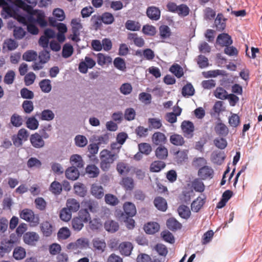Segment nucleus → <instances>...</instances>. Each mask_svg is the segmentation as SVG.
<instances>
[{"label":"nucleus","mask_w":262,"mask_h":262,"mask_svg":"<svg viewBox=\"0 0 262 262\" xmlns=\"http://www.w3.org/2000/svg\"><path fill=\"white\" fill-rule=\"evenodd\" d=\"M100 167L103 171H107L110 169L111 165L118 158L117 153L112 152L104 149L100 152Z\"/></svg>","instance_id":"nucleus-1"},{"label":"nucleus","mask_w":262,"mask_h":262,"mask_svg":"<svg viewBox=\"0 0 262 262\" xmlns=\"http://www.w3.org/2000/svg\"><path fill=\"white\" fill-rule=\"evenodd\" d=\"M193 162L195 166L198 167L203 165L199 169L198 172V175L201 180H210L213 178L214 170L211 167L205 165L207 162L204 158H196Z\"/></svg>","instance_id":"nucleus-2"},{"label":"nucleus","mask_w":262,"mask_h":262,"mask_svg":"<svg viewBox=\"0 0 262 262\" xmlns=\"http://www.w3.org/2000/svg\"><path fill=\"white\" fill-rule=\"evenodd\" d=\"M19 216L21 219L29 222L31 226H36L39 223L38 215L35 214L33 211L30 209H24L20 211Z\"/></svg>","instance_id":"nucleus-3"},{"label":"nucleus","mask_w":262,"mask_h":262,"mask_svg":"<svg viewBox=\"0 0 262 262\" xmlns=\"http://www.w3.org/2000/svg\"><path fill=\"white\" fill-rule=\"evenodd\" d=\"M82 206L88 211L91 213H96L99 211L98 202L93 199H85L81 202Z\"/></svg>","instance_id":"nucleus-4"},{"label":"nucleus","mask_w":262,"mask_h":262,"mask_svg":"<svg viewBox=\"0 0 262 262\" xmlns=\"http://www.w3.org/2000/svg\"><path fill=\"white\" fill-rule=\"evenodd\" d=\"M15 241L12 239L2 241L0 245V258H3L11 252L13 248Z\"/></svg>","instance_id":"nucleus-5"},{"label":"nucleus","mask_w":262,"mask_h":262,"mask_svg":"<svg viewBox=\"0 0 262 262\" xmlns=\"http://www.w3.org/2000/svg\"><path fill=\"white\" fill-rule=\"evenodd\" d=\"M181 128L186 138L190 139L193 137L194 126L192 122L189 121H183Z\"/></svg>","instance_id":"nucleus-6"},{"label":"nucleus","mask_w":262,"mask_h":262,"mask_svg":"<svg viewBox=\"0 0 262 262\" xmlns=\"http://www.w3.org/2000/svg\"><path fill=\"white\" fill-rule=\"evenodd\" d=\"M96 64V62L92 58L86 56L84 61H81L79 64V71L83 74L86 73L88 68L91 69Z\"/></svg>","instance_id":"nucleus-7"},{"label":"nucleus","mask_w":262,"mask_h":262,"mask_svg":"<svg viewBox=\"0 0 262 262\" xmlns=\"http://www.w3.org/2000/svg\"><path fill=\"white\" fill-rule=\"evenodd\" d=\"M146 14L147 16L152 20H158L161 17V11L158 7L154 6L148 7Z\"/></svg>","instance_id":"nucleus-8"},{"label":"nucleus","mask_w":262,"mask_h":262,"mask_svg":"<svg viewBox=\"0 0 262 262\" xmlns=\"http://www.w3.org/2000/svg\"><path fill=\"white\" fill-rule=\"evenodd\" d=\"M30 140L32 145L36 148H42L45 145V141L42 137L37 133L31 135Z\"/></svg>","instance_id":"nucleus-9"},{"label":"nucleus","mask_w":262,"mask_h":262,"mask_svg":"<svg viewBox=\"0 0 262 262\" xmlns=\"http://www.w3.org/2000/svg\"><path fill=\"white\" fill-rule=\"evenodd\" d=\"M153 143L156 145H162L166 143L167 138L165 135L160 132H155L151 137Z\"/></svg>","instance_id":"nucleus-10"},{"label":"nucleus","mask_w":262,"mask_h":262,"mask_svg":"<svg viewBox=\"0 0 262 262\" xmlns=\"http://www.w3.org/2000/svg\"><path fill=\"white\" fill-rule=\"evenodd\" d=\"M116 216L118 217L120 220L126 223V226L128 229H132L135 227V222L134 220L130 218L131 217L125 216V215L121 211L118 212Z\"/></svg>","instance_id":"nucleus-11"},{"label":"nucleus","mask_w":262,"mask_h":262,"mask_svg":"<svg viewBox=\"0 0 262 262\" xmlns=\"http://www.w3.org/2000/svg\"><path fill=\"white\" fill-rule=\"evenodd\" d=\"M216 42L223 47L228 46L232 43V40L228 34L222 33L217 36Z\"/></svg>","instance_id":"nucleus-12"},{"label":"nucleus","mask_w":262,"mask_h":262,"mask_svg":"<svg viewBox=\"0 0 262 262\" xmlns=\"http://www.w3.org/2000/svg\"><path fill=\"white\" fill-rule=\"evenodd\" d=\"M85 173L90 178H96L99 175L100 170L95 165L89 164L85 168Z\"/></svg>","instance_id":"nucleus-13"},{"label":"nucleus","mask_w":262,"mask_h":262,"mask_svg":"<svg viewBox=\"0 0 262 262\" xmlns=\"http://www.w3.org/2000/svg\"><path fill=\"white\" fill-rule=\"evenodd\" d=\"M133 248L132 244L128 242H123L119 246L120 253L124 256H129L131 253Z\"/></svg>","instance_id":"nucleus-14"},{"label":"nucleus","mask_w":262,"mask_h":262,"mask_svg":"<svg viewBox=\"0 0 262 262\" xmlns=\"http://www.w3.org/2000/svg\"><path fill=\"white\" fill-rule=\"evenodd\" d=\"M123 210L125 215L128 217H133L136 214V208L135 205L129 202H125L123 205Z\"/></svg>","instance_id":"nucleus-15"},{"label":"nucleus","mask_w":262,"mask_h":262,"mask_svg":"<svg viewBox=\"0 0 262 262\" xmlns=\"http://www.w3.org/2000/svg\"><path fill=\"white\" fill-rule=\"evenodd\" d=\"M66 206V208L71 212H76L80 208V204L77 200L71 198L67 200Z\"/></svg>","instance_id":"nucleus-16"},{"label":"nucleus","mask_w":262,"mask_h":262,"mask_svg":"<svg viewBox=\"0 0 262 262\" xmlns=\"http://www.w3.org/2000/svg\"><path fill=\"white\" fill-rule=\"evenodd\" d=\"M205 203V198L201 196L198 197L194 200L191 205V208L192 211L195 212H199Z\"/></svg>","instance_id":"nucleus-17"},{"label":"nucleus","mask_w":262,"mask_h":262,"mask_svg":"<svg viewBox=\"0 0 262 262\" xmlns=\"http://www.w3.org/2000/svg\"><path fill=\"white\" fill-rule=\"evenodd\" d=\"M159 30V35L160 38L162 40V42H164V40L169 38L171 35L170 29L167 25H163L160 26Z\"/></svg>","instance_id":"nucleus-18"},{"label":"nucleus","mask_w":262,"mask_h":262,"mask_svg":"<svg viewBox=\"0 0 262 262\" xmlns=\"http://www.w3.org/2000/svg\"><path fill=\"white\" fill-rule=\"evenodd\" d=\"M226 20L222 13H219L215 19L214 24L216 29L219 31H222L226 28Z\"/></svg>","instance_id":"nucleus-19"},{"label":"nucleus","mask_w":262,"mask_h":262,"mask_svg":"<svg viewBox=\"0 0 262 262\" xmlns=\"http://www.w3.org/2000/svg\"><path fill=\"white\" fill-rule=\"evenodd\" d=\"M91 194L96 198L100 199L104 195L103 188L101 186L94 184L91 188Z\"/></svg>","instance_id":"nucleus-20"},{"label":"nucleus","mask_w":262,"mask_h":262,"mask_svg":"<svg viewBox=\"0 0 262 262\" xmlns=\"http://www.w3.org/2000/svg\"><path fill=\"white\" fill-rule=\"evenodd\" d=\"M214 130L218 135L223 137H226L229 133L228 128L222 122L216 123L214 127Z\"/></svg>","instance_id":"nucleus-21"},{"label":"nucleus","mask_w":262,"mask_h":262,"mask_svg":"<svg viewBox=\"0 0 262 262\" xmlns=\"http://www.w3.org/2000/svg\"><path fill=\"white\" fill-rule=\"evenodd\" d=\"M66 176L69 180H75L79 178V172L76 167L71 166L66 170Z\"/></svg>","instance_id":"nucleus-22"},{"label":"nucleus","mask_w":262,"mask_h":262,"mask_svg":"<svg viewBox=\"0 0 262 262\" xmlns=\"http://www.w3.org/2000/svg\"><path fill=\"white\" fill-rule=\"evenodd\" d=\"M39 239L38 235L35 232H28L24 236V241L29 245H33Z\"/></svg>","instance_id":"nucleus-23"},{"label":"nucleus","mask_w":262,"mask_h":262,"mask_svg":"<svg viewBox=\"0 0 262 262\" xmlns=\"http://www.w3.org/2000/svg\"><path fill=\"white\" fill-rule=\"evenodd\" d=\"M166 225L171 231H176L182 228V224L173 217L169 218L167 220Z\"/></svg>","instance_id":"nucleus-24"},{"label":"nucleus","mask_w":262,"mask_h":262,"mask_svg":"<svg viewBox=\"0 0 262 262\" xmlns=\"http://www.w3.org/2000/svg\"><path fill=\"white\" fill-rule=\"evenodd\" d=\"M148 127L150 129H158L162 126L161 119L157 118H149L148 119Z\"/></svg>","instance_id":"nucleus-25"},{"label":"nucleus","mask_w":262,"mask_h":262,"mask_svg":"<svg viewBox=\"0 0 262 262\" xmlns=\"http://www.w3.org/2000/svg\"><path fill=\"white\" fill-rule=\"evenodd\" d=\"M188 150H178L174 152L176 161L178 163H182L188 159Z\"/></svg>","instance_id":"nucleus-26"},{"label":"nucleus","mask_w":262,"mask_h":262,"mask_svg":"<svg viewBox=\"0 0 262 262\" xmlns=\"http://www.w3.org/2000/svg\"><path fill=\"white\" fill-rule=\"evenodd\" d=\"M156 207L159 210L164 211L166 210L167 205L166 200L160 196L156 197L154 201Z\"/></svg>","instance_id":"nucleus-27"},{"label":"nucleus","mask_w":262,"mask_h":262,"mask_svg":"<svg viewBox=\"0 0 262 262\" xmlns=\"http://www.w3.org/2000/svg\"><path fill=\"white\" fill-rule=\"evenodd\" d=\"M160 229L159 225L156 222L148 223L144 226V229L146 233L154 234Z\"/></svg>","instance_id":"nucleus-28"},{"label":"nucleus","mask_w":262,"mask_h":262,"mask_svg":"<svg viewBox=\"0 0 262 262\" xmlns=\"http://www.w3.org/2000/svg\"><path fill=\"white\" fill-rule=\"evenodd\" d=\"M178 212L181 217L186 220L189 219L191 215L189 208L184 205H181L178 207Z\"/></svg>","instance_id":"nucleus-29"},{"label":"nucleus","mask_w":262,"mask_h":262,"mask_svg":"<svg viewBox=\"0 0 262 262\" xmlns=\"http://www.w3.org/2000/svg\"><path fill=\"white\" fill-rule=\"evenodd\" d=\"M170 143L176 146H182L185 143L184 138L180 135L174 134L170 136Z\"/></svg>","instance_id":"nucleus-30"},{"label":"nucleus","mask_w":262,"mask_h":262,"mask_svg":"<svg viewBox=\"0 0 262 262\" xmlns=\"http://www.w3.org/2000/svg\"><path fill=\"white\" fill-rule=\"evenodd\" d=\"M195 90L191 83H187L182 90V94L185 97H189L194 94Z\"/></svg>","instance_id":"nucleus-31"},{"label":"nucleus","mask_w":262,"mask_h":262,"mask_svg":"<svg viewBox=\"0 0 262 262\" xmlns=\"http://www.w3.org/2000/svg\"><path fill=\"white\" fill-rule=\"evenodd\" d=\"M97 61L99 65L103 66L107 63H110L112 61V58L108 55L99 53L97 54Z\"/></svg>","instance_id":"nucleus-32"},{"label":"nucleus","mask_w":262,"mask_h":262,"mask_svg":"<svg viewBox=\"0 0 262 262\" xmlns=\"http://www.w3.org/2000/svg\"><path fill=\"white\" fill-rule=\"evenodd\" d=\"M49 190L54 195H59L62 192V187L59 182L54 181L51 184Z\"/></svg>","instance_id":"nucleus-33"},{"label":"nucleus","mask_w":262,"mask_h":262,"mask_svg":"<svg viewBox=\"0 0 262 262\" xmlns=\"http://www.w3.org/2000/svg\"><path fill=\"white\" fill-rule=\"evenodd\" d=\"M26 255L25 249L21 247L15 248L13 252V257L16 260H21L24 258Z\"/></svg>","instance_id":"nucleus-34"},{"label":"nucleus","mask_w":262,"mask_h":262,"mask_svg":"<svg viewBox=\"0 0 262 262\" xmlns=\"http://www.w3.org/2000/svg\"><path fill=\"white\" fill-rule=\"evenodd\" d=\"M74 189L75 193L81 197H84L86 194V187L84 184L81 183H76L74 186Z\"/></svg>","instance_id":"nucleus-35"},{"label":"nucleus","mask_w":262,"mask_h":262,"mask_svg":"<svg viewBox=\"0 0 262 262\" xmlns=\"http://www.w3.org/2000/svg\"><path fill=\"white\" fill-rule=\"evenodd\" d=\"M155 155L159 159H166L168 156V150L164 146H159L155 150Z\"/></svg>","instance_id":"nucleus-36"},{"label":"nucleus","mask_w":262,"mask_h":262,"mask_svg":"<svg viewBox=\"0 0 262 262\" xmlns=\"http://www.w3.org/2000/svg\"><path fill=\"white\" fill-rule=\"evenodd\" d=\"M40 228L43 235L46 236H49L52 234L53 227L49 222H43L41 224Z\"/></svg>","instance_id":"nucleus-37"},{"label":"nucleus","mask_w":262,"mask_h":262,"mask_svg":"<svg viewBox=\"0 0 262 262\" xmlns=\"http://www.w3.org/2000/svg\"><path fill=\"white\" fill-rule=\"evenodd\" d=\"M70 162L75 167L81 168L83 166V161L82 157L78 155H72L70 158Z\"/></svg>","instance_id":"nucleus-38"},{"label":"nucleus","mask_w":262,"mask_h":262,"mask_svg":"<svg viewBox=\"0 0 262 262\" xmlns=\"http://www.w3.org/2000/svg\"><path fill=\"white\" fill-rule=\"evenodd\" d=\"M94 248L99 252H103L106 248V243L103 239L95 238L93 240Z\"/></svg>","instance_id":"nucleus-39"},{"label":"nucleus","mask_w":262,"mask_h":262,"mask_svg":"<svg viewBox=\"0 0 262 262\" xmlns=\"http://www.w3.org/2000/svg\"><path fill=\"white\" fill-rule=\"evenodd\" d=\"M128 39L133 40L136 46L139 47H142L144 45V40L141 38L137 36L136 33H129L128 35Z\"/></svg>","instance_id":"nucleus-40"},{"label":"nucleus","mask_w":262,"mask_h":262,"mask_svg":"<svg viewBox=\"0 0 262 262\" xmlns=\"http://www.w3.org/2000/svg\"><path fill=\"white\" fill-rule=\"evenodd\" d=\"M200 178H196L192 182V186L195 191L202 192L204 191L205 186Z\"/></svg>","instance_id":"nucleus-41"},{"label":"nucleus","mask_w":262,"mask_h":262,"mask_svg":"<svg viewBox=\"0 0 262 262\" xmlns=\"http://www.w3.org/2000/svg\"><path fill=\"white\" fill-rule=\"evenodd\" d=\"M166 166L165 162L161 161L153 162L150 166V170L152 172H158L163 169Z\"/></svg>","instance_id":"nucleus-42"},{"label":"nucleus","mask_w":262,"mask_h":262,"mask_svg":"<svg viewBox=\"0 0 262 262\" xmlns=\"http://www.w3.org/2000/svg\"><path fill=\"white\" fill-rule=\"evenodd\" d=\"M170 72L173 73L177 78H180L184 75L183 68L178 64H174L169 69Z\"/></svg>","instance_id":"nucleus-43"},{"label":"nucleus","mask_w":262,"mask_h":262,"mask_svg":"<svg viewBox=\"0 0 262 262\" xmlns=\"http://www.w3.org/2000/svg\"><path fill=\"white\" fill-rule=\"evenodd\" d=\"M121 184L126 190H132L134 187V180L129 177L123 178Z\"/></svg>","instance_id":"nucleus-44"},{"label":"nucleus","mask_w":262,"mask_h":262,"mask_svg":"<svg viewBox=\"0 0 262 262\" xmlns=\"http://www.w3.org/2000/svg\"><path fill=\"white\" fill-rule=\"evenodd\" d=\"M104 227L106 230L111 232H115L118 230L119 225L118 223L114 221L108 220L105 223Z\"/></svg>","instance_id":"nucleus-45"},{"label":"nucleus","mask_w":262,"mask_h":262,"mask_svg":"<svg viewBox=\"0 0 262 262\" xmlns=\"http://www.w3.org/2000/svg\"><path fill=\"white\" fill-rule=\"evenodd\" d=\"M35 15L36 16V23L41 27H45L47 26L48 23L45 19V15L43 12L37 10Z\"/></svg>","instance_id":"nucleus-46"},{"label":"nucleus","mask_w":262,"mask_h":262,"mask_svg":"<svg viewBox=\"0 0 262 262\" xmlns=\"http://www.w3.org/2000/svg\"><path fill=\"white\" fill-rule=\"evenodd\" d=\"M190 9L189 7L184 4L178 5L176 13H177L181 17H185L189 14Z\"/></svg>","instance_id":"nucleus-47"},{"label":"nucleus","mask_w":262,"mask_h":262,"mask_svg":"<svg viewBox=\"0 0 262 262\" xmlns=\"http://www.w3.org/2000/svg\"><path fill=\"white\" fill-rule=\"evenodd\" d=\"M18 43L14 40L11 38L7 39L5 40L3 45L4 49H7L9 51H12L17 48Z\"/></svg>","instance_id":"nucleus-48"},{"label":"nucleus","mask_w":262,"mask_h":262,"mask_svg":"<svg viewBox=\"0 0 262 262\" xmlns=\"http://www.w3.org/2000/svg\"><path fill=\"white\" fill-rule=\"evenodd\" d=\"M114 67L121 71H125L126 67L125 60L121 57H116L114 60Z\"/></svg>","instance_id":"nucleus-49"},{"label":"nucleus","mask_w":262,"mask_h":262,"mask_svg":"<svg viewBox=\"0 0 262 262\" xmlns=\"http://www.w3.org/2000/svg\"><path fill=\"white\" fill-rule=\"evenodd\" d=\"M125 28L130 31H139L141 28V25L138 22L128 20L125 23Z\"/></svg>","instance_id":"nucleus-50"},{"label":"nucleus","mask_w":262,"mask_h":262,"mask_svg":"<svg viewBox=\"0 0 262 262\" xmlns=\"http://www.w3.org/2000/svg\"><path fill=\"white\" fill-rule=\"evenodd\" d=\"M101 16L99 15H94L92 16L91 21L93 27L96 30L100 29L102 26V20Z\"/></svg>","instance_id":"nucleus-51"},{"label":"nucleus","mask_w":262,"mask_h":262,"mask_svg":"<svg viewBox=\"0 0 262 262\" xmlns=\"http://www.w3.org/2000/svg\"><path fill=\"white\" fill-rule=\"evenodd\" d=\"M215 97L218 99L225 100L228 95L227 92L221 87H217L214 92Z\"/></svg>","instance_id":"nucleus-52"},{"label":"nucleus","mask_w":262,"mask_h":262,"mask_svg":"<svg viewBox=\"0 0 262 262\" xmlns=\"http://www.w3.org/2000/svg\"><path fill=\"white\" fill-rule=\"evenodd\" d=\"M71 235V232L67 227H62L60 228L58 233L57 237L59 239H66Z\"/></svg>","instance_id":"nucleus-53"},{"label":"nucleus","mask_w":262,"mask_h":262,"mask_svg":"<svg viewBox=\"0 0 262 262\" xmlns=\"http://www.w3.org/2000/svg\"><path fill=\"white\" fill-rule=\"evenodd\" d=\"M15 77V72L12 70H9L4 76V82L8 85L12 84L14 81Z\"/></svg>","instance_id":"nucleus-54"},{"label":"nucleus","mask_w":262,"mask_h":262,"mask_svg":"<svg viewBox=\"0 0 262 262\" xmlns=\"http://www.w3.org/2000/svg\"><path fill=\"white\" fill-rule=\"evenodd\" d=\"M59 217L62 221L68 222L72 217V212L66 207L63 208L60 210Z\"/></svg>","instance_id":"nucleus-55"},{"label":"nucleus","mask_w":262,"mask_h":262,"mask_svg":"<svg viewBox=\"0 0 262 262\" xmlns=\"http://www.w3.org/2000/svg\"><path fill=\"white\" fill-rule=\"evenodd\" d=\"M34 203L36 208L40 211H45L47 207V202L41 197H38L35 199Z\"/></svg>","instance_id":"nucleus-56"},{"label":"nucleus","mask_w":262,"mask_h":262,"mask_svg":"<svg viewBox=\"0 0 262 262\" xmlns=\"http://www.w3.org/2000/svg\"><path fill=\"white\" fill-rule=\"evenodd\" d=\"M41 91L45 93H49L51 91L52 85L49 79L42 80L39 83Z\"/></svg>","instance_id":"nucleus-57"},{"label":"nucleus","mask_w":262,"mask_h":262,"mask_svg":"<svg viewBox=\"0 0 262 262\" xmlns=\"http://www.w3.org/2000/svg\"><path fill=\"white\" fill-rule=\"evenodd\" d=\"M84 221L81 220L79 217H75L72 221V227L74 230L80 231L83 227Z\"/></svg>","instance_id":"nucleus-58"},{"label":"nucleus","mask_w":262,"mask_h":262,"mask_svg":"<svg viewBox=\"0 0 262 262\" xmlns=\"http://www.w3.org/2000/svg\"><path fill=\"white\" fill-rule=\"evenodd\" d=\"M38 125V121L34 117H29L26 121L27 127L31 130L37 129Z\"/></svg>","instance_id":"nucleus-59"},{"label":"nucleus","mask_w":262,"mask_h":262,"mask_svg":"<svg viewBox=\"0 0 262 262\" xmlns=\"http://www.w3.org/2000/svg\"><path fill=\"white\" fill-rule=\"evenodd\" d=\"M37 57V53L32 50L26 52L23 55V59L27 61H34L36 59Z\"/></svg>","instance_id":"nucleus-60"},{"label":"nucleus","mask_w":262,"mask_h":262,"mask_svg":"<svg viewBox=\"0 0 262 262\" xmlns=\"http://www.w3.org/2000/svg\"><path fill=\"white\" fill-rule=\"evenodd\" d=\"M104 199L106 203L112 206H116L119 203L118 198L112 194H106Z\"/></svg>","instance_id":"nucleus-61"},{"label":"nucleus","mask_w":262,"mask_h":262,"mask_svg":"<svg viewBox=\"0 0 262 262\" xmlns=\"http://www.w3.org/2000/svg\"><path fill=\"white\" fill-rule=\"evenodd\" d=\"M11 123L15 127H19L23 124L22 117L17 114L12 115L10 119Z\"/></svg>","instance_id":"nucleus-62"},{"label":"nucleus","mask_w":262,"mask_h":262,"mask_svg":"<svg viewBox=\"0 0 262 262\" xmlns=\"http://www.w3.org/2000/svg\"><path fill=\"white\" fill-rule=\"evenodd\" d=\"M77 217H79L84 223L88 222L91 220V215L89 211L83 207L78 212Z\"/></svg>","instance_id":"nucleus-63"},{"label":"nucleus","mask_w":262,"mask_h":262,"mask_svg":"<svg viewBox=\"0 0 262 262\" xmlns=\"http://www.w3.org/2000/svg\"><path fill=\"white\" fill-rule=\"evenodd\" d=\"M117 170L120 174H123L128 173L130 168L127 164L121 162L117 164Z\"/></svg>","instance_id":"nucleus-64"}]
</instances>
